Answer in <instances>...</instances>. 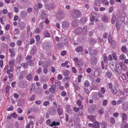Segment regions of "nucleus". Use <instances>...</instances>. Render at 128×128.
Segmentation results:
<instances>
[{"instance_id":"1","label":"nucleus","mask_w":128,"mask_h":128,"mask_svg":"<svg viewBox=\"0 0 128 128\" xmlns=\"http://www.w3.org/2000/svg\"><path fill=\"white\" fill-rule=\"evenodd\" d=\"M9 66L8 65H6L5 67V69L7 70L6 73L8 74V77L10 79L12 78L13 74H10L11 72H12L14 70V68L12 66L10 67V69H8Z\"/></svg>"},{"instance_id":"2","label":"nucleus","mask_w":128,"mask_h":128,"mask_svg":"<svg viewBox=\"0 0 128 128\" xmlns=\"http://www.w3.org/2000/svg\"><path fill=\"white\" fill-rule=\"evenodd\" d=\"M72 15L73 18H76L80 16L81 14L79 10H74L72 12Z\"/></svg>"},{"instance_id":"3","label":"nucleus","mask_w":128,"mask_h":128,"mask_svg":"<svg viewBox=\"0 0 128 128\" xmlns=\"http://www.w3.org/2000/svg\"><path fill=\"white\" fill-rule=\"evenodd\" d=\"M87 26H84L83 28L80 27H78L76 30V32H87Z\"/></svg>"},{"instance_id":"4","label":"nucleus","mask_w":128,"mask_h":128,"mask_svg":"<svg viewBox=\"0 0 128 128\" xmlns=\"http://www.w3.org/2000/svg\"><path fill=\"white\" fill-rule=\"evenodd\" d=\"M122 66L120 64H117L116 65L115 70L114 71L118 72L121 71Z\"/></svg>"},{"instance_id":"5","label":"nucleus","mask_w":128,"mask_h":128,"mask_svg":"<svg viewBox=\"0 0 128 128\" xmlns=\"http://www.w3.org/2000/svg\"><path fill=\"white\" fill-rule=\"evenodd\" d=\"M9 52L10 53V55L11 58H12L15 56V52L14 50L13 49H9Z\"/></svg>"},{"instance_id":"6","label":"nucleus","mask_w":128,"mask_h":128,"mask_svg":"<svg viewBox=\"0 0 128 128\" xmlns=\"http://www.w3.org/2000/svg\"><path fill=\"white\" fill-rule=\"evenodd\" d=\"M102 18L103 22H109L108 17L106 15H103L102 16Z\"/></svg>"},{"instance_id":"7","label":"nucleus","mask_w":128,"mask_h":128,"mask_svg":"<svg viewBox=\"0 0 128 128\" xmlns=\"http://www.w3.org/2000/svg\"><path fill=\"white\" fill-rule=\"evenodd\" d=\"M37 51V48L35 46H34L32 49L30 51V54L32 55L36 52Z\"/></svg>"},{"instance_id":"8","label":"nucleus","mask_w":128,"mask_h":128,"mask_svg":"<svg viewBox=\"0 0 128 128\" xmlns=\"http://www.w3.org/2000/svg\"><path fill=\"white\" fill-rule=\"evenodd\" d=\"M122 108L123 110L125 111L127 110L128 108V104L127 103H124L122 105Z\"/></svg>"},{"instance_id":"9","label":"nucleus","mask_w":128,"mask_h":128,"mask_svg":"<svg viewBox=\"0 0 128 128\" xmlns=\"http://www.w3.org/2000/svg\"><path fill=\"white\" fill-rule=\"evenodd\" d=\"M28 14V13L26 12L24 10L22 11L20 13V16L23 18L26 17Z\"/></svg>"},{"instance_id":"10","label":"nucleus","mask_w":128,"mask_h":128,"mask_svg":"<svg viewBox=\"0 0 128 128\" xmlns=\"http://www.w3.org/2000/svg\"><path fill=\"white\" fill-rule=\"evenodd\" d=\"M49 91L52 93H54L55 91V86L54 85H52L51 88L49 89Z\"/></svg>"},{"instance_id":"11","label":"nucleus","mask_w":128,"mask_h":128,"mask_svg":"<svg viewBox=\"0 0 128 128\" xmlns=\"http://www.w3.org/2000/svg\"><path fill=\"white\" fill-rule=\"evenodd\" d=\"M68 60H66L64 63H62L61 64V66L62 67L65 66L67 68H68L70 67V66L68 65Z\"/></svg>"},{"instance_id":"12","label":"nucleus","mask_w":128,"mask_h":128,"mask_svg":"<svg viewBox=\"0 0 128 128\" xmlns=\"http://www.w3.org/2000/svg\"><path fill=\"white\" fill-rule=\"evenodd\" d=\"M100 124H101V127L102 128H106L107 125L106 122L105 121H102Z\"/></svg>"},{"instance_id":"13","label":"nucleus","mask_w":128,"mask_h":128,"mask_svg":"<svg viewBox=\"0 0 128 128\" xmlns=\"http://www.w3.org/2000/svg\"><path fill=\"white\" fill-rule=\"evenodd\" d=\"M25 26L24 24L22 22H20L19 24V27L21 29H23Z\"/></svg>"},{"instance_id":"14","label":"nucleus","mask_w":128,"mask_h":128,"mask_svg":"<svg viewBox=\"0 0 128 128\" xmlns=\"http://www.w3.org/2000/svg\"><path fill=\"white\" fill-rule=\"evenodd\" d=\"M87 19L86 18L84 17L82 18L80 20V22L82 24L85 23L87 22Z\"/></svg>"},{"instance_id":"15","label":"nucleus","mask_w":128,"mask_h":128,"mask_svg":"<svg viewBox=\"0 0 128 128\" xmlns=\"http://www.w3.org/2000/svg\"><path fill=\"white\" fill-rule=\"evenodd\" d=\"M78 22L76 20H74L72 23V25L73 27H76L78 24Z\"/></svg>"},{"instance_id":"16","label":"nucleus","mask_w":128,"mask_h":128,"mask_svg":"<svg viewBox=\"0 0 128 128\" xmlns=\"http://www.w3.org/2000/svg\"><path fill=\"white\" fill-rule=\"evenodd\" d=\"M15 62V60L12 59H11L10 61H9L8 63L9 65L10 66H12L13 67V66Z\"/></svg>"},{"instance_id":"17","label":"nucleus","mask_w":128,"mask_h":128,"mask_svg":"<svg viewBox=\"0 0 128 128\" xmlns=\"http://www.w3.org/2000/svg\"><path fill=\"white\" fill-rule=\"evenodd\" d=\"M70 74L69 70H66L62 73L63 75L65 76H68Z\"/></svg>"},{"instance_id":"18","label":"nucleus","mask_w":128,"mask_h":128,"mask_svg":"<svg viewBox=\"0 0 128 128\" xmlns=\"http://www.w3.org/2000/svg\"><path fill=\"white\" fill-rule=\"evenodd\" d=\"M110 68H111L112 71H114L115 70L116 65H114L113 63H111L109 65Z\"/></svg>"},{"instance_id":"19","label":"nucleus","mask_w":128,"mask_h":128,"mask_svg":"<svg viewBox=\"0 0 128 128\" xmlns=\"http://www.w3.org/2000/svg\"><path fill=\"white\" fill-rule=\"evenodd\" d=\"M57 112L59 116H60L62 114L63 110L61 108H58L57 109Z\"/></svg>"},{"instance_id":"20","label":"nucleus","mask_w":128,"mask_h":128,"mask_svg":"<svg viewBox=\"0 0 128 128\" xmlns=\"http://www.w3.org/2000/svg\"><path fill=\"white\" fill-rule=\"evenodd\" d=\"M32 74H29L26 76V79L29 80H31L32 79Z\"/></svg>"},{"instance_id":"21","label":"nucleus","mask_w":128,"mask_h":128,"mask_svg":"<svg viewBox=\"0 0 128 128\" xmlns=\"http://www.w3.org/2000/svg\"><path fill=\"white\" fill-rule=\"evenodd\" d=\"M76 104L79 106V107L80 108V110H82L83 108V106L81 104V102L80 100H78Z\"/></svg>"},{"instance_id":"22","label":"nucleus","mask_w":128,"mask_h":128,"mask_svg":"<svg viewBox=\"0 0 128 128\" xmlns=\"http://www.w3.org/2000/svg\"><path fill=\"white\" fill-rule=\"evenodd\" d=\"M97 53V52L96 49L92 50L90 52V54L92 56V55H96Z\"/></svg>"},{"instance_id":"23","label":"nucleus","mask_w":128,"mask_h":128,"mask_svg":"<svg viewBox=\"0 0 128 128\" xmlns=\"http://www.w3.org/2000/svg\"><path fill=\"white\" fill-rule=\"evenodd\" d=\"M43 47L45 49H47L50 48L49 45L46 43H45L43 44Z\"/></svg>"},{"instance_id":"24","label":"nucleus","mask_w":128,"mask_h":128,"mask_svg":"<svg viewBox=\"0 0 128 128\" xmlns=\"http://www.w3.org/2000/svg\"><path fill=\"white\" fill-rule=\"evenodd\" d=\"M124 101V98H120L119 100L117 102V104H119L120 103H122Z\"/></svg>"},{"instance_id":"25","label":"nucleus","mask_w":128,"mask_h":128,"mask_svg":"<svg viewBox=\"0 0 128 128\" xmlns=\"http://www.w3.org/2000/svg\"><path fill=\"white\" fill-rule=\"evenodd\" d=\"M27 63L29 64L31 66H33L34 64V63L33 60H32L30 59L28 60L27 62Z\"/></svg>"},{"instance_id":"26","label":"nucleus","mask_w":128,"mask_h":128,"mask_svg":"<svg viewBox=\"0 0 128 128\" xmlns=\"http://www.w3.org/2000/svg\"><path fill=\"white\" fill-rule=\"evenodd\" d=\"M76 52H79L82 51L83 50V48L82 46H79L76 48Z\"/></svg>"},{"instance_id":"27","label":"nucleus","mask_w":128,"mask_h":128,"mask_svg":"<svg viewBox=\"0 0 128 128\" xmlns=\"http://www.w3.org/2000/svg\"><path fill=\"white\" fill-rule=\"evenodd\" d=\"M93 125L94 127L95 128H98L99 126L98 123L96 121H95L94 122Z\"/></svg>"},{"instance_id":"28","label":"nucleus","mask_w":128,"mask_h":128,"mask_svg":"<svg viewBox=\"0 0 128 128\" xmlns=\"http://www.w3.org/2000/svg\"><path fill=\"white\" fill-rule=\"evenodd\" d=\"M53 7V5L51 4H47L45 5V8L46 9H50Z\"/></svg>"},{"instance_id":"29","label":"nucleus","mask_w":128,"mask_h":128,"mask_svg":"<svg viewBox=\"0 0 128 128\" xmlns=\"http://www.w3.org/2000/svg\"><path fill=\"white\" fill-rule=\"evenodd\" d=\"M28 65L27 64L26 62L22 63L21 64V66H22L24 68H27Z\"/></svg>"},{"instance_id":"30","label":"nucleus","mask_w":128,"mask_h":128,"mask_svg":"<svg viewBox=\"0 0 128 128\" xmlns=\"http://www.w3.org/2000/svg\"><path fill=\"white\" fill-rule=\"evenodd\" d=\"M84 86L86 87H88L90 86L89 82L88 80H86L85 81L84 83Z\"/></svg>"},{"instance_id":"31","label":"nucleus","mask_w":128,"mask_h":128,"mask_svg":"<svg viewBox=\"0 0 128 128\" xmlns=\"http://www.w3.org/2000/svg\"><path fill=\"white\" fill-rule=\"evenodd\" d=\"M11 88V87L8 85H7L5 91L6 93H8L9 92Z\"/></svg>"},{"instance_id":"32","label":"nucleus","mask_w":128,"mask_h":128,"mask_svg":"<svg viewBox=\"0 0 128 128\" xmlns=\"http://www.w3.org/2000/svg\"><path fill=\"white\" fill-rule=\"evenodd\" d=\"M110 122L113 124H115V121L114 118L112 117L110 118Z\"/></svg>"},{"instance_id":"33","label":"nucleus","mask_w":128,"mask_h":128,"mask_svg":"<svg viewBox=\"0 0 128 128\" xmlns=\"http://www.w3.org/2000/svg\"><path fill=\"white\" fill-rule=\"evenodd\" d=\"M120 60H124L126 58L125 55L124 54H121L120 56Z\"/></svg>"},{"instance_id":"34","label":"nucleus","mask_w":128,"mask_h":128,"mask_svg":"<svg viewBox=\"0 0 128 128\" xmlns=\"http://www.w3.org/2000/svg\"><path fill=\"white\" fill-rule=\"evenodd\" d=\"M107 76L109 78H110L112 75V72H106Z\"/></svg>"},{"instance_id":"35","label":"nucleus","mask_w":128,"mask_h":128,"mask_svg":"<svg viewBox=\"0 0 128 128\" xmlns=\"http://www.w3.org/2000/svg\"><path fill=\"white\" fill-rule=\"evenodd\" d=\"M112 92L114 94H115L118 92V90L116 88H114L112 89Z\"/></svg>"},{"instance_id":"36","label":"nucleus","mask_w":128,"mask_h":128,"mask_svg":"<svg viewBox=\"0 0 128 128\" xmlns=\"http://www.w3.org/2000/svg\"><path fill=\"white\" fill-rule=\"evenodd\" d=\"M122 120H126L127 118V115L126 114H124L122 115Z\"/></svg>"},{"instance_id":"37","label":"nucleus","mask_w":128,"mask_h":128,"mask_svg":"<svg viewBox=\"0 0 128 128\" xmlns=\"http://www.w3.org/2000/svg\"><path fill=\"white\" fill-rule=\"evenodd\" d=\"M115 22V16L114 14H113L112 16L111 22L112 24H114Z\"/></svg>"},{"instance_id":"38","label":"nucleus","mask_w":128,"mask_h":128,"mask_svg":"<svg viewBox=\"0 0 128 128\" xmlns=\"http://www.w3.org/2000/svg\"><path fill=\"white\" fill-rule=\"evenodd\" d=\"M116 26L117 29L118 30H119L120 27V25L119 24L118 22H116Z\"/></svg>"},{"instance_id":"39","label":"nucleus","mask_w":128,"mask_h":128,"mask_svg":"<svg viewBox=\"0 0 128 128\" xmlns=\"http://www.w3.org/2000/svg\"><path fill=\"white\" fill-rule=\"evenodd\" d=\"M73 109L74 111L75 112H78L80 109V108H77V107H74L73 108Z\"/></svg>"},{"instance_id":"40","label":"nucleus","mask_w":128,"mask_h":128,"mask_svg":"<svg viewBox=\"0 0 128 128\" xmlns=\"http://www.w3.org/2000/svg\"><path fill=\"white\" fill-rule=\"evenodd\" d=\"M22 58V56L21 54H20L17 58V61L18 62L20 61Z\"/></svg>"},{"instance_id":"41","label":"nucleus","mask_w":128,"mask_h":128,"mask_svg":"<svg viewBox=\"0 0 128 128\" xmlns=\"http://www.w3.org/2000/svg\"><path fill=\"white\" fill-rule=\"evenodd\" d=\"M50 104V103L49 101H46L44 102L43 105L45 106H46L48 105H49Z\"/></svg>"},{"instance_id":"42","label":"nucleus","mask_w":128,"mask_h":128,"mask_svg":"<svg viewBox=\"0 0 128 128\" xmlns=\"http://www.w3.org/2000/svg\"><path fill=\"white\" fill-rule=\"evenodd\" d=\"M63 46L64 45L61 43H59L57 44V47L58 48H62Z\"/></svg>"},{"instance_id":"43","label":"nucleus","mask_w":128,"mask_h":128,"mask_svg":"<svg viewBox=\"0 0 128 128\" xmlns=\"http://www.w3.org/2000/svg\"><path fill=\"white\" fill-rule=\"evenodd\" d=\"M10 115H11V116H12V117L13 118H16L17 116V114L14 113L11 114Z\"/></svg>"},{"instance_id":"44","label":"nucleus","mask_w":128,"mask_h":128,"mask_svg":"<svg viewBox=\"0 0 128 128\" xmlns=\"http://www.w3.org/2000/svg\"><path fill=\"white\" fill-rule=\"evenodd\" d=\"M102 3L106 5H108L109 4V2H108L107 0H102Z\"/></svg>"},{"instance_id":"45","label":"nucleus","mask_w":128,"mask_h":128,"mask_svg":"<svg viewBox=\"0 0 128 128\" xmlns=\"http://www.w3.org/2000/svg\"><path fill=\"white\" fill-rule=\"evenodd\" d=\"M82 76L81 74H80L78 76V82H80Z\"/></svg>"},{"instance_id":"46","label":"nucleus","mask_w":128,"mask_h":128,"mask_svg":"<svg viewBox=\"0 0 128 128\" xmlns=\"http://www.w3.org/2000/svg\"><path fill=\"white\" fill-rule=\"evenodd\" d=\"M104 62L105 63L107 62L108 61V58L107 56H104L103 57Z\"/></svg>"},{"instance_id":"47","label":"nucleus","mask_w":128,"mask_h":128,"mask_svg":"<svg viewBox=\"0 0 128 128\" xmlns=\"http://www.w3.org/2000/svg\"><path fill=\"white\" fill-rule=\"evenodd\" d=\"M44 34L46 37H49L50 36V34L49 32H44Z\"/></svg>"},{"instance_id":"48","label":"nucleus","mask_w":128,"mask_h":128,"mask_svg":"<svg viewBox=\"0 0 128 128\" xmlns=\"http://www.w3.org/2000/svg\"><path fill=\"white\" fill-rule=\"evenodd\" d=\"M56 126V122L53 121L52 123L50 124V126L52 127L54 126Z\"/></svg>"},{"instance_id":"49","label":"nucleus","mask_w":128,"mask_h":128,"mask_svg":"<svg viewBox=\"0 0 128 128\" xmlns=\"http://www.w3.org/2000/svg\"><path fill=\"white\" fill-rule=\"evenodd\" d=\"M100 0H96L95 4L96 6H98L100 4Z\"/></svg>"},{"instance_id":"50","label":"nucleus","mask_w":128,"mask_h":128,"mask_svg":"<svg viewBox=\"0 0 128 128\" xmlns=\"http://www.w3.org/2000/svg\"><path fill=\"white\" fill-rule=\"evenodd\" d=\"M46 16V15L45 14L43 13L40 16V18L42 19H43L44 17Z\"/></svg>"},{"instance_id":"51","label":"nucleus","mask_w":128,"mask_h":128,"mask_svg":"<svg viewBox=\"0 0 128 128\" xmlns=\"http://www.w3.org/2000/svg\"><path fill=\"white\" fill-rule=\"evenodd\" d=\"M120 77L123 80H124L126 79V77L125 75L124 74H122L120 76Z\"/></svg>"},{"instance_id":"52","label":"nucleus","mask_w":128,"mask_h":128,"mask_svg":"<svg viewBox=\"0 0 128 128\" xmlns=\"http://www.w3.org/2000/svg\"><path fill=\"white\" fill-rule=\"evenodd\" d=\"M91 61L92 62L96 63L97 62V59L96 58H94L92 59Z\"/></svg>"},{"instance_id":"53","label":"nucleus","mask_w":128,"mask_h":128,"mask_svg":"<svg viewBox=\"0 0 128 128\" xmlns=\"http://www.w3.org/2000/svg\"><path fill=\"white\" fill-rule=\"evenodd\" d=\"M121 50L124 52H125L126 50V47L125 46H122L121 48Z\"/></svg>"},{"instance_id":"54","label":"nucleus","mask_w":128,"mask_h":128,"mask_svg":"<svg viewBox=\"0 0 128 128\" xmlns=\"http://www.w3.org/2000/svg\"><path fill=\"white\" fill-rule=\"evenodd\" d=\"M108 41L109 43L112 41V36L109 34L108 36Z\"/></svg>"},{"instance_id":"55","label":"nucleus","mask_w":128,"mask_h":128,"mask_svg":"<svg viewBox=\"0 0 128 128\" xmlns=\"http://www.w3.org/2000/svg\"><path fill=\"white\" fill-rule=\"evenodd\" d=\"M112 56L114 60H116L117 59L116 55L115 54L113 53Z\"/></svg>"},{"instance_id":"56","label":"nucleus","mask_w":128,"mask_h":128,"mask_svg":"<svg viewBox=\"0 0 128 128\" xmlns=\"http://www.w3.org/2000/svg\"><path fill=\"white\" fill-rule=\"evenodd\" d=\"M108 103V101L107 100H104L103 102V105L104 106H106Z\"/></svg>"},{"instance_id":"57","label":"nucleus","mask_w":128,"mask_h":128,"mask_svg":"<svg viewBox=\"0 0 128 128\" xmlns=\"http://www.w3.org/2000/svg\"><path fill=\"white\" fill-rule=\"evenodd\" d=\"M84 92L87 94H88L89 93V91L88 90L87 88H86L85 87L84 88Z\"/></svg>"},{"instance_id":"58","label":"nucleus","mask_w":128,"mask_h":128,"mask_svg":"<svg viewBox=\"0 0 128 128\" xmlns=\"http://www.w3.org/2000/svg\"><path fill=\"white\" fill-rule=\"evenodd\" d=\"M67 112L69 114H71L72 112V110L70 108L68 109L67 110Z\"/></svg>"},{"instance_id":"59","label":"nucleus","mask_w":128,"mask_h":128,"mask_svg":"<svg viewBox=\"0 0 128 128\" xmlns=\"http://www.w3.org/2000/svg\"><path fill=\"white\" fill-rule=\"evenodd\" d=\"M76 65L78 67H80L82 66V64L80 63L79 61H78L76 63Z\"/></svg>"},{"instance_id":"60","label":"nucleus","mask_w":128,"mask_h":128,"mask_svg":"<svg viewBox=\"0 0 128 128\" xmlns=\"http://www.w3.org/2000/svg\"><path fill=\"white\" fill-rule=\"evenodd\" d=\"M35 41L34 39L33 38H32L31 39L30 42V44H33L34 42Z\"/></svg>"},{"instance_id":"61","label":"nucleus","mask_w":128,"mask_h":128,"mask_svg":"<svg viewBox=\"0 0 128 128\" xmlns=\"http://www.w3.org/2000/svg\"><path fill=\"white\" fill-rule=\"evenodd\" d=\"M65 117L66 121V122H68L69 120V117L68 116L67 114H65Z\"/></svg>"},{"instance_id":"62","label":"nucleus","mask_w":128,"mask_h":128,"mask_svg":"<svg viewBox=\"0 0 128 128\" xmlns=\"http://www.w3.org/2000/svg\"><path fill=\"white\" fill-rule=\"evenodd\" d=\"M42 102V101L41 100H38L35 102V103L38 105L40 104Z\"/></svg>"},{"instance_id":"63","label":"nucleus","mask_w":128,"mask_h":128,"mask_svg":"<svg viewBox=\"0 0 128 128\" xmlns=\"http://www.w3.org/2000/svg\"><path fill=\"white\" fill-rule=\"evenodd\" d=\"M72 72L74 73H76L77 72L76 70L74 67H72Z\"/></svg>"},{"instance_id":"64","label":"nucleus","mask_w":128,"mask_h":128,"mask_svg":"<svg viewBox=\"0 0 128 128\" xmlns=\"http://www.w3.org/2000/svg\"><path fill=\"white\" fill-rule=\"evenodd\" d=\"M13 108L12 106H10L8 109L7 110L8 111L12 110H13Z\"/></svg>"}]
</instances>
